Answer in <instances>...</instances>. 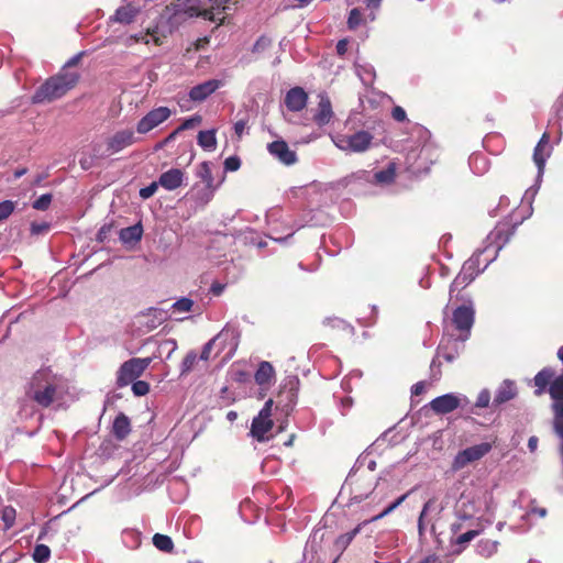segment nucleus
<instances>
[{"label": "nucleus", "mask_w": 563, "mask_h": 563, "mask_svg": "<svg viewBox=\"0 0 563 563\" xmlns=\"http://www.w3.org/2000/svg\"><path fill=\"white\" fill-rule=\"evenodd\" d=\"M59 377L49 367L36 371L24 386L25 398L42 408H48L56 399Z\"/></svg>", "instance_id": "obj_1"}, {"label": "nucleus", "mask_w": 563, "mask_h": 563, "mask_svg": "<svg viewBox=\"0 0 563 563\" xmlns=\"http://www.w3.org/2000/svg\"><path fill=\"white\" fill-rule=\"evenodd\" d=\"M80 78L78 71L62 69L42 84L32 97L33 103L52 102L76 87Z\"/></svg>", "instance_id": "obj_2"}, {"label": "nucleus", "mask_w": 563, "mask_h": 563, "mask_svg": "<svg viewBox=\"0 0 563 563\" xmlns=\"http://www.w3.org/2000/svg\"><path fill=\"white\" fill-rule=\"evenodd\" d=\"M533 384L536 396L549 393L553 400L551 408L554 412V420L563 419V412L559 410V408H563V373L556 375L552 367H544L536 374Z\"/></svg>", "instance_id": "obj_3"}, {"label": "nucleus", "mask_w": 563, "mask_h": 563, "mask_svg": "<svg viewBox=\"0 0 563 563\" xmlns=\"http://www.w3.org/2000/svg\"><path fill=\"white\" fill-rule=\"evenodd\" d=\"M376 487V478L368 471L354 470L352 471L343 485V489L347 490L351 500L361 503L367 498Z\"/></svg>", "instance_id": "obj_4"}, {"label": "nucleus", "mask_w": 563, "mask_h": 563, "mask_svg": "<svg viewBox=\"0 0 563 563\" xmlns=\"http://www.w3.org/2000/svg\"><path fill=\"white\" fill-rule=\"evenodd\" d=\"M135 141L136 140L133 130H120L107 139L106 146L100 143H93L92 153H95V157L103 158L121 152L122 150L134 144Z\"/></svg>", "instance_id": "obj_5"}, {"label": "nucleus", "mask_w": 563, "mask_h": 563, "mask_svg": "<svg viewBox=\"0 0 563 563\" xmlns=\"http://www.w3.org/2000/svg\"><path fill=\"white\" fill-rule=\"evenodd\" d=\"M152 357H133L124 362L117 373V386L122 388L137 379L147 369Z\"/></svg>", "instance_id": "obj_6"}, {"label": "nucleus", "mask_w": 563, "mask_h": 563, "mask_svg": "<svg viewBox=\"0 0 563 563\" xmlns=\"http://www.w3.org/2000/svg\"><path fill=\"white\" fill-rule=\"evenodd\" d=\"M477 275L474 262H465L450 286V300L464 301L470 297L463 290L475 279Z\"/></svg>", "instance_id": "obj_7"}, {"label": "nucleus", "mask_w": 563, "mask_h": 563, "mask_svg": "<svg viewBox=\"0 0 563 563\" xmlns=\"http://www.w3.org/2000/svg\"><path fill=\"white\" fill-rule=\"evenodd\" d=\"M210 5L207 8H199L196 5H189L186 10L189 16H201L205 20L212 22H222L225 16L224 11L230 9V4H235L236 0H209Z\"/></svg>", "instance_id": "obj_8"}, {"label": "nucleus", "mask_w": 563, "mask_h": 563, "mask_svg": "<svg viewBox=\"0 0 563 563\" xmlns=\"http://www.w3.org/2000/svg\"><path fill=\"white\" fill-rule=\"evenodd\" d=\"M493 449V444L489 442H483L479 444L472 445L460 451L451 465L452 471L457 472L466 467L468 464L479 461Z\"/></svg>", "instance_id": "obj_9"}, {"label": "nucleus", "mask_w": 563, "mask_h": 563, "mask_svg": "<svg viewBox=\"0 0 563 563\" xmlns=\"http://www.w3.org/2000/svg\"><path fill=\"white\" fill-rule=\"evenodd\" d=\"M373 139L369 132L362 130L352 135L340 136L335 144L345 152L363 153L371 147Z\"/></svg>", "instance_id": "obj_10"}, {"label": "nucleus", "mask_w": 563, "mask_h": 563, "mask_svg": "<svg viewBox=\"0 0 563 563\" xmlns=\"http://www.w3.org/2000/svg\"><path fill=\"white\" fill-rule=\"evenodd\" d=\"M462 302L463 303L453 311L452 321L456 330L470 333L474 324L475 310L471 299H465Z\"/></svg>", "instance_id": "obj_11"}, {"label": "nucleus", "mask_w": 563, "mask_h": 563, "mask_svg": "<svg viewBox=\"0 0 563 563\" xmlns=\"http://www.w3.org/2000/svg\"><path fill=\"white\" fill-rule=\"evenodd\" d=\"M172 112L167 107H158L145 114L136 125L140 134H145L158 126L170 117Z\"/></svg>", "instance_id": "obj_12"}, {"label": "nucleus", "mask_w": 563, "mask_h": 563, "mask_svg": "<svg viewBox=\"0 0 563 563\" xmlns=\"http://www.w3.org/2000/svg\"><path fill=\"white\" fill-rule=\"evenodd\" d=\"M463 400H466V398H461L454 394H445L431 400L429 406L434 413L446 415L457 409Z\"/></svg>", "instance_id": "obj_13"}, {"label": "nucleus", "mask_w": 563, "mask_h": 563, "mask_svg": "<svg viewBox=\"0 0 563 563\" xmlns=\"http://www.w3.org/2000/svg\"><path fill=\"white\" fill-rule=\"evenodd\" d=\"M269 154L285 165H292L297 162V154L291 151L284 140H278L267 145Z\"/></svg>", "instance_id": "obj_14"}, {"label": "nucleus", "mask_w": 563, "mask_h": 563, "mask_svg": "<svg viewBox=\"0 0 563 563\" xmlns=\"http://www.w3.org/2000/svg\"><path fill=\"white\" fill-rule=\"evenodd\" d=\"M519 222H499L489 234V240L497 245V249H501L506 245L510 238L515 234Z\"/></svg>", "instance_id": "obj_15"}, {"label": "nucleus", "mask_w": 563, "mask_h": 563, "mask_svg": "<svg viewBox=\"0 0 563 563\" xmlns=\"http://www.w3.org/2000/svg\"><path fill=\"white\" fill-rule=\"evenodd\" d=\"M308 102V93L301 87L289 89L285 96L284 103L291 112H299L306 108Z\"/></svg>", "instance_id": "obj_16"}, {"label": "nucleus", "mask_w": 563, "mask_h": 563, "mask_svg": "<svg viewBox=\"0 0 563 563\" xmlns=\"http://www.w3.org/2000/svg\"><path fill=\"white\" fill-rule=\"evenodd\" d=\"M222 82L218 79H210L197 86H194L189 91V98L192 101L202 102L216 90L221 87Z\"/></svg>", "instance_id": "obj_17"}, {"label": "nucleus", "mask_w": 563, "mask_h": 563, "mask_svg": "<svg viewBox=\"0 0 563 563\" xmlns=\"http://www.w3.org/2000/svg\"><path fill=\"white\" fill-rule=\"evenodd\" d=\"M275 376L274 366L267 361H262L254 374V379L261 389H267L275 382Z\"/></svg>", "instance_id": "obj_18"}, {"label": "nucleus", "mask_w": 563, "mask_h": 563, "mask_svg": "<svg viewBox=\"0 0 563 563\" xmlns=\"http://www.w3.org/2000/svg\"><path fill=\"white\" fill-rule=\"evenodd\" d=\"M319 98L320 100L318 103V110L313 115V121L316 122L317 125L323 126L331 121L333 117V111L331 100L327 95L322 93L319 96Z\"/></svg>", "instance_id": "obj_19"}, {"label": "nucleus", "mask_w": 563, "mask_h": 563, "mask_svg": "<svg viewBox=\"0 0 563 563\" xmlns=\"http://www.w3.org/2000/svg\"><path fill=\"white\" fill-rule=\"evenodd\" d=\"M184 172L178 168H172L163 173L158 178V184L167 190H175L183 185Z\"/></svg>", "instance_id": "obj_20"}, {"label": "nucleus", "mask_w": 563, "mask_h": 563, "mask_svg": "<svg viewBox=\"0 0 563 563\" xmlns=\"http://www.w3.org/2000/svg\"><path fill=\"white\" fill-rule=\"evenodd\" d=\"M197 176L206 184V197L203 202L208 203L212 199L216 189L210 164L208 162H202L198 166Z\"/></svg>", "instance_id": "obj_21"}, {"label": "nucleus", "mask_w": 563, "mask_h": 563, "mask_svg": "<svg viewBox=\"0 0 563 563\" xmlns=\"http://www.w3.org/2000/svg\"><path fill=\"white\" fill-rule=\"evenodd\" d=\"M550 136L548 133H543L533 151V161L538 166L539 172H542L545 165L547 158L550 156Z\"/></svg>", "instance_id": "obj_22"}, {"label": "nucleus", "mask_w": 563, "mask_h": 563, "mask_svg": "<svg viewBox=\"0 0 563 563\" xmlns=\"http://www.w3.org/2000/svg\"><path fill=\"white\" fill-rule=\"evenodd\" d=\"M139 12V8L131 0H125V3L115 10L112 20L122 24H130L135 20Z\"/></svg>", "instance_id": "obj_23"}, {"label": "nucleus", "mask_w": 563, "mask_h": 563, "mask_svg": "<svg viewBox=\"0 0 563 563\" xmlns=\"http://www.w3.org/2000/svg\"><path fill=\"white\" fill-rule=\"evenodd\" d=\"M273 426L272 419L256 416L252 421L251 434L260 442L265 441L267 439L266 434L273 429Z\"/></svg>", "instance_id": "obj_24"}, {"label": "nucleus", "mask_w": 563, "mask_h": 563, "mask_svg": "<svg viewBox=\"0 0 563 563\" xmlns=\"http://www.w3.org/2000/svg\"><path fill=\"white\" fill-rule=\"evenodd\" d=\"M131 432V422L126 415L119 413L112 423V433L119 441L124 440Z\"/></svg>", "instance_id": "obj_25"}, {"label": "nucleus", "mask_w": 563, "mask_h": 563, "mask_svg": "<svg viewBox=\"0 0 563 563\" xmlns=\"http://www.w3.org/2000/svg\"><path fill=\"white\" fill-rule=\"evenodd\" d=\"M142 235H143V227L140 222L134 225L121 229L120 234H119L122 243L131 244V245L140 242L142 239Z\"/></svg>", "instance_id": "obj_26"}, {"label": "nucleus", "mask_w": 563, "mask_h": 563, "mask_svg": "<svg viewBox=\"0 0 563 563\" xmlns=\"http://www.w3.org/2000/svg\"><path fill=\"white\" fill-rule=\"evenodd\" d=\"M198 144L205 150H214L217 146L216 131H200L198 133Z\"/></svg>", "instance_id": "obj_27"}, {"label": "nucleus", "mask_w": 563, "mask_h": 563, "mask_svg": "<svg viewBox=\"0 0 563 563\" xmlns=\"http://www.w3.org/2000/svg\"><path fill=\"white\" fill-rule=\"evenodd\" d=\"M153 544L156 549L165 553H172L174 550V542L170 537L162 533L153 536Z\"/></svg>", "instance_id": "obj_28"}, {"label": "nucleus", "mask_w": 563, "mask_h": 563, "mask_svg": "<svg viewBox=\"0 0 563 563\" xmlns=\"http://www.w3.org/2000/svg\"><path fill=\"white\" fill-rule=\"evenodd\" d=\"M360 530L361 526H357L352 531L339 536L334 541L335 550L343 552L355 538V536L360 532Z\"/></svg>", "instance_id": "obj_29"}, {"label": "nucleus", "mask_w": 563, "mask_h": 563, "mask_svg": "<svg viewBox=\"0 0 563 563\" xmlns=\"http://www.w3.org/2000/svg\"><path fill=\"white\" fill-rule=\"evenodd\" d=\"M484 530V526L481 522H477L473 529H470L460 536H457L455 540V544L457 545H465L473 539H475L477 536H479Z\"/></svg>", "instance_id": "obj_30"}, {"label": "nucleus", "mask_w": 563, "mask_h": 563, "mask_svg": "<svg viewBox=\"0 0 563 563\" xmlns=\"http://www.w3.org/2000/svg\"><path fill=\"white\" fill-rule=\"evenodd\" d=\"M498 542L489 539L481 540L477 544V552L484 558H489L497 552Z\"/></svg>", "instance_id": "obj_31"}, {"label": "nucleus", "mask_w": 563, "mask_h": 563, "mask_svg": "<svg viewBox=\"0 0 563 563\" xmlns=\"http://www.w3.org/2000/svg\"><path fill=\"white\" fill-rule=\"evenodd\" d=\"M198 360V355L195 351H189L186 356L184 357L181 365H180V375H187L190 373Z\"/></svg>", "instance_id": "obj_32"}, {"label": "nucleus", "mask_w": 563, "mask_h": 563, "mask_svg": "<svg viewBox=\"0 0 563 563\" xmlns=\"http://www.w3.org/2000/svg\"><path fill=\"white\" fill-rule=\"evenodd\" d=\"M51 550L45 544H36L33 552V560L36 563H44L49 559Z\"/></svg>", "instance_id": "obj_33"}, {"label": "nucleus", "mask_w": 563, "mask_h": 563, "mask_svg": "<svg viewBox=\"0 0 563 563\" xmlns=\"http://www.w3.org/2000/svg\"><path fill=\"white\" fill-rule=\"evenodd\" d=\"M407 496H408V494L401 495L394 503H391L389 506H387L382 512L374 516L369 521H377V520L384 518L385 516H387L388 514H390L391 511H394L398 506H400L406 500Z\"/></svg>", "instance_id": "obj_34"}, {"label": "nucleus", "mask_w": 563, "mask_h": 563, "mask_svg": "<svg viewBox=\"0 0 563 563\" xmlns=\"http://www.w3.org/2000/svg\"><path fill=\"white\" fill-rule=\"evenodd\" d=\"M396 176L394 165H389L386 169L379 170L375 174V178L379 183H391Z\"/></svg>", "instance_id": "obj_35"}, {"label": "nucleus", "mask_w": 563, "mask_h": 563, "mask_svg": "<svg viewBox=\"0 0 563 563\" xmlns=\"http://www.w3.org/2000/svg\"><path fill=\"white\" fill-rule=\"evenodd\" d=\"M53 196L52 194H44L40 196L32 205L35 210L45 211L49 208L52 203Z\"/></svg>", "instance_id": "obj_36"}, {"label": "nucleus", "mask_w": 563, "mask_h": 563, "mask_svg": "<svg viewBox=\"0 0 563 563\" xmlns=\"http://www.w3.org/2000/svg\"><path fill=\"white\" fill-rule=\"evenodd\" d=\"M223 335V331H221L218 335H216L214 338H212L210 341H208L203 347H202V351H201V354L199 356L200 360L202 361H208L211 356V351L213 349V345L216 344V342Z\"/></svg>", "instance_id": "obj_37"}, {"label": "nucleus", "mask_w": 563, "mask_h": 563, "mask_svg": "<svg viewBox=\"0 0 563 563\" xmlns=\"http://www.w3.org/2000/svg\"><path fill=\"white\" fill-rule=\"evenodd\" d=\"M516 393L510 386L504 387L498 390L497 395L495 396V402L503 404L506 402L515 397Z\"/></svg>", "instance_id": "obj_38"}, {"label": "nucleus", "mask_w": 563, "mask_h": 563, "mask_svg": "<svg viewBox=\"0 0 563 563\" xmlns=\"http://www.w3.org/2000/svg\"><path fill=\"white\" fill-rule=\"evenodd\" d=\"M194 306V301L189 298L183 297L173 303V309L178 312H189Z\"/></svg>", "instance_id": "obj_39"}, {"label": "nucleus", "mask_w": 563, "mask_h": 563, "mask_svg": "<svg viewBox=\"0 0 563 563\" xmlns=\"http://www.w3.org/2000/svg\"><path fill=\"white\" fill-rule=\"evenodd\" d=\"M132 391L135 396H145L150 393V384L145 380L132 382Z\"/></svg>", "instance_id": "obj_40"}, {"label": "nucleus", "mask_w": 563, "mask_h": 563, "mask_svg": "<svg viewBox=\"0 0 563 563\" xmlns=\"http://www.w3.org/2000/svg\"><path fill=\"white\" fill-rule=\"evenodd\" d=\"M432 500H428L420 512L419 519H418V531L419 536L422 537L424 529H426V517L427 512L429 511L430 507L432 506Z\"/></svg>", "instance_id": "obj_41"}, {"label": "nucleus", "mask_w": 563, "mask_h": 563, "mask_svg": "<svg viewBox=\"0 0 563 563\" xmlns=\"http://www.w3.org/2000/svg\"><path fill=\"white\" fill-rule=\"evenodd\" d=\"M15 209V203L11 200L0 202V221L9 218Z\"/></svg>", "instance_id": "obj_42"}, {"label": "nucleus", "mask_w": 563, "mask_h": 563, "mask_svg": "<svg viewBox=\"0 0 563 563\" xmlns=\"http://www.w3.org/2000/svg\"><path fill=\"white\" fill-rule=\"evenodd\" d=\"M362 22V13L360 9L354 8L350 11L347 25L351 30L356 29Z\"/></svg>", "instance_id": "obj_43"}, {"label": "nucleus", "mask_w": 563, "mask_h": 563, "mask_svg": "<svg viewBox=\"0 0 563 563\" xmlns=\"http://www.w3.org/2000/svg\"><path fill=\"white\" fill-rule=\"evenodd\" d=\"M202 121L201 117L196 114L189 119H186L177 129L179 132L189 130L195 128L196 125L200 124Z\"/></svg>", "instance_id": "obj_44"}, {"label": "nucleus", "mask_w": 563, "mask_h": 563, "mask_svg": "<svg viewBox=\"0 0 563 563\" xmlns=\"http://www.w3.org/2000/svg\"><path fill=\"white\" fill-rule=\"evenodd\" d=\"M272 44V41L267 36H261L253 45V53H261L264 52L267 47H269Z\"/></svg>", "instance_id": "obj_45"}, {"label": "nucleus", "mask_w": 563, "mask_h": 563, "mask_svg": "<svg viewBox=\"0 0 563 563\" xmlns=\"http://www.w3.org/2000/svg\"><path fill=\"white\" fill-rule=\"evenodd\" d=\"M2 520L7 528H11L15 520V510L11 507H5L2 511Z\"/></svg>", "instance_id": "obj_46"}, {"label": "nucleus", "mask_w": 563, "mask_h": 563, "mask_svg": "<svg viewBox=\"0 0 563 563\" xmlns=\"http://www.w3.org/2000/svg\"><path fill=\"white\" fill-rule=\"evenodd\" d=\"M241 166V159L238 156H230L224 161V169L227 172H235Z\"/></svg>", "instance_id": "obj_47"}, {"label": "nucleus", "mask_w": 563, "mask_h": 563, "mask_svg": "<svg viewBox=\"0 0 563 563\" xmlns=\"http://www.w3.org/2000/svg\"><path fill=\"white\" fill-rule=\"evenodd\" d=\"M489 401H490V394L487 389H484L478 394L475 406L477 408H486V407H488Z\"/></svg>", "instance_id": "obj_48"}, {"label": "nucleus", "mask_w": 563, "mask_h": 563, "mask_svg": "<svg viewBox=\"0 0 563 563\" xmlns=\"http://www.w3.org/2000/svg\"><path fill=\"white\" fill-rule=\"evenodd\" d=\"M155 32H150V30L147 31V33L145 35H132L130 38L133 40L134 42H140V41H144L146 44L150 43V40L147 38L148 35L152 36V40L153 42L156 44V45H161L162 44V41L158 36H156L154 34Z\"/></svg>", "instance_id": "obj_49"}, {"label": "nucleus", "mask_w": 563, "mask_h": 563, "mask_svg": "<svg viewBox=\"0 0 563 563\" xmlns=\"http://www.w3.org/2000/svg\"><path fill=\"white\" fill-rule=\"evenodd\" d=\"M158 185H159L158 181H153L148 186L142 188L140 190L141 198H143V199L151 198L156 192Z\"/></svg>", "instance_id": "obj_50"}, {"label": "nucleus", "mask_w": 563, "mask_h": 563, "mask_svg": "<svg viewBox=\"0 0 563 563\" xmlns=\"http://www.w3.org/2000/svg\"><path fill=\"white\" fill-rule=\"evenodd\" d=\"M391 117L395 121L402 122L407 119L406 111L404 108L396 106L391 110Z\"/></svg>", "instance_id": "obj_51"}, {"label": "nucleus", "mask_w": 563, "mask_h": 563, "mask_svg": "<svg viewBox=\"0 0 563 563\" xmlns=\"http://www.w3.org/2000/svg\"><path fill=\"white\" fill-rule=\"evenodd\" d=\"M273 404H274L273 399H268L264 404V407L261 409V411L258 412L257 416L262 417V418L271 419Z\"/></svg>", "instance_id": "obj_52"}, {"label": "nucleus", "mask_w": 563, "mask_h": 563, "mask_svg": "<svg viewBox=\"0 0 563 563\" xmlns=\"http://www.w3.org/2000/svg\"><path fill=\"white\" fill-rule=\"evenodd\" d=\"M85 55V52H80L78 53L77 55L73 56L66 64H65V67L63 69H66L68 67H73V66H76L82 58V56Z\"/></svg>", "instance_id": "obj_53"}, {"label": "nucleus", "mask_w": 563, "mask_h": 563, "mask_svg": "<svg viewBox=\"0 0 563 563\" xmlns=\"http://www.w3.org/2000/svg\"><path fill=\"white\" fill-rule=\"evenodd\" d=\"M347 45H349V42L347 40L343 38V40H340L338 43H336V53L342 56L346 53L347 51Z\"/></svg>", "instance_id": "obj_54"}, {"label": "nucleus", "mask_w": 563, "mask_h": 563, "mask_svg": "<svg viewBox=\"0 0 563 563\" xmlns=\"http://www.w3.org/2000/svg\"><path fill=\"white\" fill-rule=\"evenodd\" d=\"M93 158H96L95 157V153L92 154V157H82V158H80L79 164H80L81 168L85 169V170L91 168V166L93 164Z\"/></svg>", "instance_id": "obj_55"}, {"label": "nucleus", "mask_w": 563, "mask_h": 563, "mask_svg": "<svg viewBox=\"0 0 563 563\" xmlns=\"http://www.w3.org/2000/svg\"><path fill=\"white\" fill-rule=\"evenodd\" d=\"M423 391H424V383L423 382H418L411 388V394L415 395V396H419Z\"/></svg>", "instance_id": "obj_56"}, {"label": "nucleus", "mask_w": 563, "mask_h": 563, "mask_svg": "<svg viewBox=\"0 0 563 563\" xmlns=\"http://www.w3.org/2000/svg\"><path fill=\"white\" fill-rule=\"evenodd\" d=\"M245 125H246L245 121L240 120V121L235 122L234 131L238 136H241L243 134Z\"/></svg>", "instance_id": "obj_57"}, {"label": "nucleus", "mask_w": 563, "mask_h": 563, "mask_svg": "<svg viewBox=\"0 0 563 563\" xmlns=\"http://www.w3.org/2000/svg\"><path fill=\"white\" fill-rule=\"evenodd\" d=\"M223 289H224V285L219 284V283H213L210 288L211 292L214 296H220L222 294Z\"/></svg>", "instance_id": "obj_58"}, {"label": "nucleus", "mask_w": 563, "mask_h": 563, "mask_svg": "<svg viewBox=\"0 0 563 563\" xmlns=\"http://www.w3.org/2000/svg\"><path fill=\"white\" fill-rule=\"evenodd\" d=\"M286 397L288 399V402L285 405V407L288 409V408H291L295 404V398H296V394L294 393L292 389H289L287 393H286Z\"/></svg>", "instance_id": "obj_59"}, {"label": "nucleus", "mask_w": 563, "mask_h": 563, "mask_svg": "<svg viewBox=\"0 0 563 563\" xmlns=\"http://www.w3.org/2000/svg\"><path fill=\"white\" fill-rule=\"evenodd\" d=\"M420 563H448V562H444L437 555H429L424 560H422Z\"/></svg>", "instance_id": "obj_60"}, {"label": "nucleus", "mask_w": 563, "mask_h": 563, "mask_svg": "<svg viewBox=\"0 0 563 563\" xmlns=\"http://www.w3.org/2000/svg\"><path fill=\"white\" fill-rule=\"evenodd\" d=\"M538 442H539V440H538L537 437L532 435V437L529 438V440H528V448H529V450L531 452H534L537 450Z\"/></svg>", "instance_id": "obj_61"}, {"label": "nucleus", "mask_w": 563, "mask_h": 563, "mask_svg": "<svg viewBox=\"0 0 563 563\" xmlns=\"http://www.w3.org/2000/svg\"><path fill=\"white\" fill-rule=\"evenodd\" d=\"M382 0H365V4L371 10H376L380 7Z\"/></svg>", "instance_id": "obj_62"}, {"label": "nucleus", "mask_w": 563, "mask_h": 563, "mask_svg": "<svg viewBox=\"0 0 563 563\" xmlns=\"http://www.w3.org/2000/svg\"><path fill=\"white\" fill-rule=\"evenodd\" d=\"M531 512L538 515L541 518L547 516V509L543 507H532Z\"/></svg>", "instance_id": "obj_63"}, {"label": "nucleus", "mask_w": 563, "mask_h": 563, "mask_svg": "<svg viewBox=\"0 0 563 563\" xmlns=\"http://www.w3.org/2000/svg\"><path fill=\"white\" fill-rule=\"evenodd\" d=\"M179 133H180V132L178 131V129L174 130V131H173L168 136H166V137L164 139V143H168V144H169L170 142H173V141L176 139V136H177Z\"/></svg>", "instance_id": "obj_64"}]
</instances>
